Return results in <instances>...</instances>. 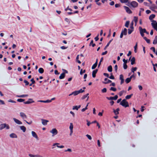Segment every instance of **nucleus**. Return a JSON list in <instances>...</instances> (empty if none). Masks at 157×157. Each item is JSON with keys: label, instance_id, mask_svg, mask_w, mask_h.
<instances>
[{"label": "nucleus", "instance_id": "9", "mask_svg": "<svg viewBox=\"0 0 157 157\" xmlns=\"http://www.w3.org/2000/svg\"><path fill=\"white\" fill-rule=\"evenodd\" d=\"M59 144H60L59 143H54L53 144L52 146H56L57 147L59 148H62L64 147V146H63V145L59 146Z\"/></svg>", "mask_w": 157, "mask_h": 157}, {"label": "nucleus", "instance_id": "10", "mask_svg": "<svg viewBox=\"0 0 157 157\" xmlns=\"http://www.w3.org/2000/svg\"><path fill=\"white\" fill-rule=\"evenodd\" d=\"M120 79L121 80V84H122L124 82V79L123 78V76L122 75H120Z\"/></svg>", "mask_w": 157, "mask_h": 157}, {"label": "nucleus", "instance_id": "8", "mask_svg": "<svg viewBox=\"0 0 157 157\" xmlns=\"http://www.w3.org/2000/svg\"><path fill=\"white\" fill-rule=\"evenodd\" d=\"M14 121L17 124H21L22 123L20 120L17 119L16 118H14L13 119Z\"/></svg>", "mask_w": 157, "mask_h": 157}, {"label": "nucleus", "instance_id": "31", "mask_svg": "<svg viewBox=\"0 0 157 157\" xmlns=\"http://www.w3.org/2000/svg\"><path fill=\"white\" fill-rule=\"evenodd\" d=\"M108 70L109 72H112V67L111 65L109 66L108 67Z\"/></svg>", "mask_w": 157, "mask_h": 157}, {"label": "nucleus", "instance_id": "20", "mask_svg": "<svg viewBox=\"0 0 157 157\" xmlns=\"http://www.w3.org/2000/svg\"><path fill=\"white\" fill-rule=\"evenodd\" d=\"M97 64H98V60L97 59L96 62L92 66V69H94L96 67L97 65Z\"/></svg>", "mask_w": 157, "mask_h": 157}, {"label": "nucleus", "instance_id": "55", "mask_svg": "<svg viewBox=\"0 0 157 157\" xmlns=\"http://www.w3.org/2000/svg\"><path fill=\"white\" fill-rule=\"evenodd\" d=\"M107 90L106 88H104L101 90V91L102 93H105L106 92Z\"/></svg>", "mask_w": 157, "mask_h": 157}, {"label": "nucleus", "instance_id": "11", "mask_svg": "<svg viewBox=\"0 0 157 157\" xmlns=\"http://www.w3.org/2000/svg\"><path fill=\"white\" fill-rule=\"evenodd\" d=\"M29 155L30 157H43L42 156L39 155H34L31 154H29Z\"/></svg>", "mask_w": 157, "mask_h": 157}, {"label": "nucleus", "instance_id": "45", "mask_svg": "<svg viewBox=\"0 0 157 157\" xmlns=\"http://www.w3.org/2000/svg\"><path fill=\"white\" fill-rule=\"evenodd\" d=\"M111 90H112L113 91H116L117 90V89L114 87H111L110 89Z\"/></svg>", "mask_w": 157, "mask_h": 157}, {"label": "nucleus", "instance_id": "60", "mask_svg": "<svg viewBox=\"0 0 157 157\" xmlns=\"http://www.w3.org/2000/svg\"><path fill=\"white\" fill-rule=\"evenodd\" d=\"M131 79L133 78H134V79H135V76L134 75V73L133 75H132L130 77H129Z\"/></svg>", "mask_w": 157, "mask_h": 157}, {"label": "nucleus", "instance_id": "14", "mask_svg": "<svg viewBox=\"0 0 157 157\" xmlns=\"http://www.w3.org/2000/svg\"><path fill=\"white\" fill-rule=\"evenodd\" d=\"M98 70L96 69L93 71L92 72V76L93 78H95L96 77V74Z\"/></svg>", "mask_w": 157, "mask_h": 157}, {"label": "nucleus", "instance_id": "48", "mask_svg": "<svg viewBox=\"0 0 157 157\" xmlns=\"http://www.w3.org/2000/svg\"><path fill=\"white\" fill-rule=\"evenodd\" d=\"M124 92V90H122V91H120L119 94L120 96H121L123 95Z\"/></svg>", "mask_w": 157, "mask_h": 157}, {"label": "nucleus", "instance_id": "43", "mask_svg": "<svg viewBox=\"0 0 157 157\" xmlns=\"http://www.w3.org/2000/svg\"><path fill=\"white\" fill-rule=\"evenodd\" d=\"M25 101V99H17V101L19 102H22Z\"/></svg>", "mask_w": 157, "mask_h": 157}, {"label": "nucleus", "instance_id": "42", "mask_svg": "<svg viewBox=\"0 0 157 157\" xmlns=\"http://www.w3.org/2000/svg\"><path fill=\"white\" fill-rule=\"evenodd\" d=\"M137 68L136 67H132L131 70L132 72H133V73H134V71H136L137 70Z\"/></svg>", "mask_w": 157, "mask_h": 157}, {"label": "nucleus", "instance_id": "51", "mask_svg": "<svg viewBox=\"0 0 157 157\" xmlns=\"http://www.w3.org/2000/svg\"><path fill=\"white\" fill-rule=\"evenodd\" d=\"M108 78H110L111 79H114V76L112 75V73H111V75L110 77L109 76Z\"/></svg>", "mask_w": 157, "mask_h": 157}, {"label": "nucleus", "instance_id": "40", "mask_svg": "<svg viewBox=\"0 0 157 157\" xmlns=\"http://www.w3.org/2000/svg\"><path fill=\"white\" fill-rule=\"evenodd\" d=\"M129 21H127L126 22L125 26L127 28L128 27L129 25Z\"/></svg>", "mask_w": 157, "mask_h": 157}, {"label": "nucleus", "instance_id": "58", "mask_svg": "<svg viewBox=\"0 0 157 157\" xmlns=\"http://www.w3.org/2000/svg\"><path fill=\"white\" fill-rule=\"evenodd\" d=\"M24 82L25 83L26 85L27 86L29 84V82L28 81H26V80H24Z\"/></svg>", "mask_w": 157, "mask_h": 157}, {"label": "nucleus", "instance_id": "16", "mask_svg": "<svg viewBox=\"0 0 157 157\" xmlns=\"http://www.w3.org/2000/svg\"><path fill=\"white\" fill-rule=\"evenodd\" d=\"M6 126V124H3L0 125V129L2 130L5 128Z\"/></svg>", "mask_w": 157, "mask_h": 157}, {"label": "nucleus", "instance_id": "17", "mask_svg": "<svg viewBox=\"0 0 157 157\" xmlns=\"http://www.w3.org/2000/svg\"><path fill=\"white\" fill-rule=\"evenodd\" d=\"M104 80L106 81L105 82H103V83L105 84H106L112 82L111 81L108 79L107 78H105Z\"/></svg>", "mask_w": 157, "mask_h": 157}, {"label": "nucleus", "instance_id": "22", "mask_svg": "<svg viewBox=\"0 0 157 157\" xmlns=\"http://www.w3.org/2000/svg\"><path fill=\"white\" fill-rule=\"evenodd\" d=\"M131 64L133 65L135 63V58L134 57H133L131 60Z\"/></svg>", "mask_w": 157, "mask_h": 157}, {"label": "nucleus", "instance_id": "25", "mask_svg": "<svg viewBox=\"0 0 157 157\" xmlns=\"http://www.w3.org/2000/svg\"><path fill=\"white\" fill-rule=\"evenodd\" d=\"M20 128L21 130L23 132H25L26 131V128L23 126H20Z\"/></svg>", "mask_w": 157, "mask_h": 157}, {"label": "nucleus", "instance_id": "36", "mask_svg": "<svg viewBox=\"0 0 157 157\" xmlns=\"http://www.w3.org/2000/svg\"><path fill=\"white\" fill-rule=\"evenodd\" d=\"M131 79L130 78H128L126 79L125 81L127 83H128L130 82Z\"/></svg>", "mask_w": 157, "mask_h": 157}, {"label": "nucleus", "instance_id": "56", "mask_svg": "<svg viewBox=\"0 0 157 157\" xmlns=\"http://www.w3.org/2000/svg\"><path fill=\"white\" fill-rule=\"evenodd\" d=\"M123 67L124 69H126L127 68V66L126 64H123Z\"/></svg>", "mask_w": 157, "mask_h": 157}, {"label": "nucleus", "instance_id": "28", "mask_svg": "<svg viewBox=\"0 0 157 157\" xmlns=\"http://www.w3.org/2000/svg\"><path fill=\"white\" fill-rule=\"evenodd\" d=\"M28 96V95L27 94H23L20 95H17V97L19 98H24Z\"/></svg>", "mask_w": 157, "mask_h": 157}, {"label": "nucleus", "instance_id": "64", "mask_svg": "<svg viewBox=\"0 0 157 157\" xmlns=\"http://www.w3.org/2000/svg\"><path fill=\"white\" fill-rule=\"evenodd\" d=\"M60 48L62 49H65L67 48V47H66L64 46H61L60 47Z\"/></svg>", "mask_w": 157, "mask_h": 157}, {"label": "nucleus", "instance_id": "47", "mask_svg": "<svg viewBox=\"0 0 157 157\" xmlns=\"http://www.w3.org/2000/svg\"><path fill=\"white\" fill-rule=\"evenodd\" d=\"M128 34H130L133 32V29H128Z\"/></svg>", "mask_w": 157, "mask_h": 157}, {"label": "nucleus", "instance_id": "54", "mask_svg": "<svg viewBox=\"0 0 157 157\" xmlns=\"http://www.w3.org/2000/svg\"><path fill=\"white\" fill-rule=\"evenodd\" d=\"M150 49L152 50V51L155 53V48L154 47H152Z\"/></svg>", "mask_w": 157, "mask_h": 157}, {"label": "nucleus", "instance_id": "59", "mask_svg": "<svg viewBox=\"0 0 157 157\" xmlns=\"http://www.w3.org/2000/svg\"><path fill=\"white\" fill-rule=\"evenodd\" d=\"M113 97H106V98L108 99V100H113Z\"/></svg>", "mask_w": 157, "mask_h": 157}, {"label": "nucleus", "instance_id": "35", "mask_svg": "<svg viewBox=\"0 0 157 157\" xmlns=\"http://www.w3.org/2000/svg\"><path fill=\"white\" fill-rule=\"evenodd\" d=\"M89 45L90 46H92L93 47H94L95 46V44L93 43V40H92L91 41V42L90 44Z\"/></svg>", "mask_w": 157, "mask_h": 157}, {"label": "nucleus", "instance_id": "49", "mask_svg": "<svg viewBox=\"0 0 157 157\" xmlns=\"http://www.w3.org/2000/svg\"><path fill=\"white\" fill-rule=\"evenodd\" d=\"M86 136L89 140H91L92 139V137L90 135L87 134L86 135Z\"/></svg>", "mask_w": 157, "mask_h": 157}, {"label": "nucleus", "instance_id": "57", "mask_svg": "<svg viewBox=\"0 0 157 157\" xmlns=\"http://www.w3.org/2000/svg\"><path fill=\"white\" fill-rule=\"evenodd\" d=\"M118 96L117 95H116L115 96L113 97V99L114 100H117L118 98Z\"/></svg>", "mask_w": 157, "mask_h": 157}, {"label": "nucleus", "instance_id": "39", "mask_svg": "<svg viewBox=\"0 0 157 157\" xmlns=\"http://www.w3.org/2000/svg\"><path fill=\"white\" fill-rule=\"evenodd\" d=\"M133 95V94H132L129 95H128L126 96L125 97V98L127 99H129L132 97V96Z\"/></svg>", "mask_w": 157, "mask_h": 157}, {"label": "nucleus", "instance_id": "46", "mask_svg": "<svg viewBox=\"0 0 157 157\" xmlns=\"http://www.w3.org/2000/svg\"><path fill=\"white\" fill-rule=\"evenodd\" d=\"M86 72V70H84L83 71L82 69H81L80 70V74L81 75H82L83 73H84Z\"/></svg>", "mask_w": 157, "mask_h": 157}, {"label": "nucleus", "instance_id": "15", "mask_svg": "<svg viewBox=\"0 0 157 157\" xmlns=\"http://www.w3.org/2000/svg\"><path fill=\"white\" fill-rule=\"evenodd\" d=\"M32 136L36 138V139H37L38 138L37 135L36 134V132L34 131H32Z\"/></svg>", "mask_w": 157, "mask_h": 157}, {"label": "nucleus", "instance_id": "6", "mask_svg": "<svg viewBox=\"0 0 157 157\" xmlns=\"http://www.w3.org/2000/svg\"><path fill=\"white\" fill-rule=\"evenodd\" d=\"M124 8L127 13H132L131 10L128 7L125 6H124Z\"/></svg>", "mask_w": 157, "mask_h": 157}, {"label": "nucleus", "instance_id": "33", "mask_svg": "<svg viewBox=\"0 0 157 157\" xmlns=\"http://www.w3.org/2000/svg\"><path fill=\"white\" fill-rule=\"evenodd\" d=\"M121 2L122 3H125L128 2L129 4V2H128V0H120Z\"/></svg>", "mask_w": 157, "mask_h": 157}, {"label": "nucleus", "instance_id": "38", "mask_svg": "<svg viewBox=\"0 0 157 157\" xmlns=\"http://www.w3.org/2000/svg\"><path fill=\"white\" fill-rule=\"evenodd\" d=\"M137 43H136V45L134 47V51L135 52V53H136L137 52Z\"/></svg>", "mask_w": 157, "mask_h": 157}, {"label": "nucleus", "instance_id": "34", "mask_svg": "<svg viewBox=\"0 0 157 157\" xmlns=\"http://www.w3.org/2000/svg\"><path fill=\"white\" fill-rule=\"evenodd\" d=\"M155 17V15L154 14H151V15L149 17V19L150 20H152Z\"/></svg>", "mask_w": 157, "mask_h": 157}, {"label": "nucleus", "instance_id": "1", "mask_svg": "<svg viewBox=\"0 0 157 157\" xmlns=\"http://www.w3.org/2000/svg\"><path fill=\"white\" fill-rule=\"evenodd\" d=\"M120 105L125 107H127L129 106L128 102L126 101V99H124L121 102Z\"/></svg>", "mask_w": 157, "mask_h": 157}, {"label": "nucleus", "instance_id": "29", "mask_svg": "<svg viewBox=\"0 0 157 157\" xmlns=\"http://www.w3.org/2000/svg\"><path fill=\"white\" fill-rule=\"evenodd\" d=\"M153 44H157V36H156L155 37V39L153 41Z\"/></svg>", "mask_w": 157, "mask_h": 157}, {"label": "nucleus", "instance_id": "13", "mask_svg": "<svg viewBox=\"0 0 157 157\" xmlns=\"http://www.w3.org/2000/svg\"><path fill=\"white\" fill-rule=\"evenodd\" d=\"M139 29L140 30V32H142V33H145V32H146V30L145 29H142V27L140 26L139 27Z\"/></svg>", "mask_w": 157, "mask_h": 157}, {"label": "nucleus", "instance_id": "12", "mask_svg": "<svg viewBox=\"0 0 157 157\" xmlns=\"http://www.w3.org/2000/svg\"><path fill=\"white\" fill-rule=\"evenodd\" d=\"M10 137L12 138H17V136L16 134L14 133H12L10 134Z\"/></svg>", "mask_w": 157, "mask_h": 157}, {"label": "nucleus", "instance_id": "21", "mask_svg": "<svg viewBox=\"0 0 157 157\" xmlns=\"http://www.w3.org/2000/svg\"><path fill=\"white\" fill-rule=\"evenodd\" d=\"M38 102H41L43 103H49L51 102V100H47L46 101H43V100H39L38 101Z\"/></svg>", "mask_w": 157, "mask_h": 157}, {"label": "nucleus", "instance_id": "24", "mask_svg": "<svg viewBox=\"0 0 157 157\" xmlns=\"http://www.w3.org/2000/svg\"><path fill=\"white\" fill-rule=\"evenodd\" d=\"M138 21V18L136 17H134V19L133 21H134L135 23V25H136Z\"/></svg>", "mask_w": 157, "mask_h": 157}, {"label": "nucleus", "instance_id": "44", "mask_svg": "<svg viewBox=\"0 0 157 157\" xmlns=\"http://www.w3.org/2000/svg\"><path fill=\"white\" fill-rule=\"evenodd\" d=\"M144 10V9L142 8H141L140 9V11L139 13V15L140 16L141 15V12H142V11H143Z\"/></svg>", "mask_w": 157, "mask_h": 157}, {"label": "nucleus", "instance_id": "26", "mask_svg": "<svg viewBox=\"0 0 157 157\" xmlns=\"http://www.w3.org/2000/svg\"><path fill=\"white\" fill-rule=\"evenodd\" d=\"M65 76V74L64 73H62L59 77V78L60 79H62L64 78Z\"/></svg>", "mask_w": 157, "mask_h": 157}, {"label": "nucleus", "instance_id": "37", "mask_svg": "<svg viewBox=\"0 0 157 157\" xmlns=\"http://www.w3.org/2000/svg\"><path fill=\"white\" fill-rule=\"evenodd\" d=\"M73 125L72 123H71L70 124V126L69 127V128L70 130H73Z\"/></svg>", "mask_w": 157, "mask_h": 157}, {"label": "nucleus", "instance_id": "7", "mask_svg": "<svg viewBox=\"0 0 157 157\" xmlns=\"http://www.w3.org/2000/svg\"><path fill=\"white\" fill-rule=\"evenodd\" d=\"M20 116L23 119H26L27 118V116L24 113L21 112L20 113Z\"/></svg>", "mask_w": 157, "mask_h": 157}, {"label": "nucleus", "instance_id": "52", "mask_svg": "<svg viewBox=\"0 0 157 157\" xmlns=\"http://www.w3.org/2000/svg\"><path fill=\"white\" fill-rule=\"evenodd\" d=\"M152 65L153 67V69H154V70L155 71H156V68H155V64H154V63H152Z\"/></svg>", "mask_w": 157, "mask_h": 157}, {"label": "nucleus", "instance_id": "62", "mask_svg": "<svg viewBox=\"0 0 157 157\" xmlns=\"http://www.w3.org/2000/svg\"><path fill=\"white\" fill-rule=\"evenodd\" d=\"M8 102H12V103H16V102L12 100H11V99H10L9 100H8Z\"/></svg>", "mask_w": 157, "mask_h": 157}, {"label": "nucleus", "instance_id": "63", "mask_svg": "<svg viewBox=\"0 0 157 157\" xmlns=\"http://www.w3.org/2000/svg\"><path fill=\"white\" fill-rule=\"evenodd\" d=\"M138 88H139V89L140 90H142V89H143L141 85H139L138 86Z\"/></svg>", "mask_w": 157, "mask_h": 157}, {"label": "nucleus", "instance_id": "18", "mask_svg": "<svg viewBox=\"0 0 157 157\" xmlns=\"http://www.w3.org/2000/svg\"><path fill=\"white\" fill-rule=\"evenodd\" d=\"M120 110V109L119 108H117L116 110L113 109V112L114 113V114L116 115H117L119 114V111Z\"/></svg>", "mask_w": 157, "mask_h": 157}, {"label": "nucleus", "instance_id": "4", "mask_svg": "<svg viewBox=\"0 0 157 157\" xmlns=\"http://www.w3.org/2000/svg\"><path fill=\"white\" fill-rule=\"evenodd\" d=\"M34 102V101L32 99L29 98L28 101L24 102V103L25 104H29Z\"/></svg>", "mask_w": 157, "mask_h": 157}, {"label": "nucleus", "instance_id": "5", "mask_svg": "<svg viewBox=\"0 0 157 157\" xmlns=\"http://www.w3.org/2000/svg\"><path fill=\"white\" fill-rule=\"evenodd\" d=\"M41 123L43 125H46L47 124V123L49 122V121L44 119H41Z\"/></svg>", "mask_w": 157, "mask_h": 157}, {"label": "nucleus", "instance_id": "30", "mask_svg": "<svg viewBox=\"0 0 157 157\" xmlns=\"http://www.w3.org/2000/svg\"><path fill=\"white\" fill-rule=\"evenodd\" d=\"M38 71L40 73L42 74L44 72V70L42 68H40L38 70Z\"/></svg>", "mask_w": 157, "mask_h": 157}, {"label": "nucleus", "instance_id": "23", "mask_svg": "<svg viewBox=\"0 0 157 157\" xmlns=\"http://www.w3.org/2000/svg\"><path fill=\"white\" fill-rule=\"evenodd\" d=\"M127 29L126 28H124L123 30L121 32V33L124 35H126L127 34Z\"/></svg>", "mask_w": 157, "mask_h": 157}, {"label": "nucleus", "instance_id": "27", "mask_svg": "<svg viewBox=\"0 0 157 157\" xmlns=\"http://www.w3.org/2000/svg\"><path fill=\"white\" fill-rule=\"evenodd\" d=\"M113 40V39H111V40H110L109 41V42L107 43V44L105 46V48H104V49L105 50H106L107 48V47H108L109 44H110V43H111V42Z\"/></svg>", "mask_w": 157, "mask_h": 157}, {"label": "nucleus", "instance_id": "3", "mask_svg": "<svg viewBox=\"0 0 157 157\" xmlns=\"http://www.w3.org/2000/svg\"><path fill=\"white\" fill-rule=\"evenodd\" d=\"M130 5L133 7L135 8L138 6V3L136 1H133L130 2Z\"/></svg>", "mask_w": 157, "mask_h": 157}, {"label": "nucleus", "instance_id": "53", "mask_svg": "<svg viewBox=\"0 0 157 157\" xmlns=\"http://www.w3.org/2000/svg\"><path fill=\"white\" fill-rule=\"evenodd\" d=\"M88 95H89V94H86V95H84V96H83V97L82 98V99H85L88 96Z\"/></svg>", "mask_w": 157, "mask_h": 157}, {"label": "nucleus", "instance_id": "41", "mask_svg": "<svg viewBox=\"0 0 157 157\" xmlns=\"http://www.w3.org/2000/svg\"><path fill=\"white\" fill-rule=\"evenodd\" d=\"M151 25L157 31V26L154 25V23H151Z\"/></svg>", "mask_w": 157, "mask_h": 157}, {"label": "nucleus", "instance_id": "61", "mask_svg": "<svg viewBox=\"0 0 157 157\" xmlns=\"http://www.w3.org/2000/svg\"><path fill=\"white\" fill-rule=\"evenodd\" d=\"M124 62V64H126L127 63V60H126L125 59H124L123 60Z\"/></svg>", "mask_w": 157, "mask_h": 157}, {"label": "nucleus", "instance_id": "50", "mask_svg": "<svg viewBox=\"0 0 157 157\" xmlns=\"http://www.w3.org/2000/svg\"><path fill=\"white\" fill-rule=\"evenodd\" d=\"M65 10V11H67L68 10L71 11H72V10L71 9L69 8V6H68L66 8Z\"/></svg>", "mask_w": 157, "mask_h": 157}, {"label": "nucleus", "instance_id": "32", "mask_svg": "<svg viewBox=\"0 0 157 157\" xmlns=\"http://www.w3.org/2000/svg\"><path fill=\"white\" fill-rule=\"evenodd\" d=\"M79 94V92L78 91H75L72 92V94L74 96L76 95Z\"/></svg>", "mask_w": 157, "mask_h": 157}, {"label": "nucleus", "instance_id": "19", "mask_svg": "<svg viewBox=\"0 0 157 157\" xmlns=\"http://www.w3.org/2000/svg\"><path fill=\"white\" fill-rule=\"evenodd\" d=\"M81 107V105H79L78 106L76 105L74 106L73 107L72 109L73 110L76 109L77 110H78V109L80 108Z\"/></svg>", "mask_w": 157, "mask_h": 157}, {"label": "nucleus", "instance_id": "2", "mask_svg": "<svg viewBox=\"0 0 157 157\" xmlns=\"http://www.w3.org/2000/svg\"><path fill=\"white\" fill-rule=\"evenodd\" d=\"M50 132L52 134V136H54L57 134L58 131L56 128H53L50 131Z\"/></svg>", "mask_w": 157, "mask_h": 157}]
</instances>
